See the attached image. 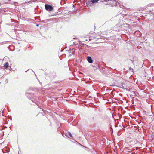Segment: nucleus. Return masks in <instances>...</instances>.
Here are the masks:
<instances>
[{"instance_id": "nucleus-1", "label": "nucleus", "mask_w": 154, "mask_h": 154, "mask_svg": "<svg viewBox=\"0 0 154 154\" xmlns=\"http://www.w3.org/2000/svg\"><path fill=\"white\" fill-rule=\"evenodd\" d=\"M105 1L106 2H108L109 1V3L110 4H112V5L115 6L117 5V2L116 0H105Z\"/></svg>"}, {"instance_id": "nucleus-2", "label": "nucleus", "mask_w": 154, "mask_h": 154, "mask_svg": "<svg viewBox=\"0 0 154 154\" xmlns=\"http://www.w3.org/2000/svg\"><path fill=\"white\" fill-rule=\"evenodd\" d=\"M45 9L48 11H51L53 10V7L49 5L45 4Z\"/></svg>"}, {"instance_id": "nucleus-3", "label": "nucleus", "mask_w": 154, "mask_h": 154, "mask_svg": "<svg viewBox=\"0 0 154 154\" xmlns=\"http://www.w3.org/2000/svg\"><path fill=\"white\" fill-rule=\"evenodd\" d=\"M87 60L88 62L91 63L93 62V60L91 57L88 56L87 57Z\"/></svg>"}, {"instance_id": "nucleus-4", "label": "nucleus", "mask_w": 154, "mask_h": 154, "mask_svg": "<svg viewBox=\"0 0 154 154\" xmlns=\"http://www.w3.org/2000/svg\"><path fill=\"white\" fill-rule=\"evenodd\" d=\"M8 66L9 64L7 62L6 63L4 64V67L5 68H8Z\"/></svg>"}, {"instance_id": "nucleus-5", "label": "nucleus", "mask_w": 154, "mask_h": 154, "mask_svg": "<svg viewBox=\"0 0 154 154\" xmlns=\"http://www.w3.org/2000/svg\"><path fill=\"white\" fill-rule=\"evenodd\" d=\"M121 86H122V88L123 89H126L127 87V86L124 83H122Z\"/></svg>"}, {"instance_id": "nucleus-6", "label": "nucleus", "mask_w": 154, "mask_h": 154, "mask_svg": "<svg viewBox=\"0 0 154 154\" xmlns=\"http://www.w3.org/2000/svg\"><path fill=\"white\" fill-rule=\"evenodd\" d=\"M99 0H91V2L92 3L97 2Z\"/></svg>"}, {"instance_id": "nucleus-7", "label": "nucleus", "mask_w": 154, "mask_h": 154, "mask_svg": "<svg viewBox=\"0 0 154 154\" xmlns=\"http://www.w3.org/2000/svg\"><path fill=\"white\" fill-rule=\"evenodd\" d=\"M129 71H131V72H133V69L131 67H130L129 68Z\"/></svg>"}, {"instance_id": "nucleus-8", "label": "nucleus", "mask_w": 154, "mask_h": 154, "mask_svg": "<svg viewBox=\"0 0 154 154\" xmlns=\"http://www.w3.org/2000/svg\"><path fill=\"white\" fill-rule=\"evenodd\" d=\"M68 134L71 137H72V135L71 134V133L70 132H68Z\"/></svg>"}, {"instance_id": "nucleus-9", "label": "nucleus", "mask_w": 154, "mask_h": 154, "mask_svg": "<svg viewBox=\"0 0 154 154\" xmlns=\"http://www.w3.org/2000/svg\"><path fill=\"white\" fill-rule=\"evenodd\" d=\"M78 43H76V42H74L73 43V45H75L77 44Z\"/></svg>"}, {"instance_id": "nucleus-10", "label": "nucleus", "mask_w": 154, "mask_h": 154, "mask_svg": "<svg viewBox=\"0 0 154 154\" xmlns=\"http://www.w3.org/2000/svg\"><path fill=\"white\" fill-rule=\"evenodd\" d=\"M60 98V100H61L63 99V97H61ZM59 100H60V99H59Z\"/></svg>"}, {"instance_id": "nucleus-11", "label": "nucleus", "mask_w": 154, "mask_h": 154, "mask_svg": "<svg viewBox=\"0 0 154 154\" xmlns=\"http://www.w3.org/2000/svg\"><path fill=\"white\" fill-rule=\"evenodd\" d=\"M136 32H139V33H140V32H139V31H136Z\"/></svg>"}, {"instance_id": "nucleus-12", "label": "nucleus", "mask_w": 154, "mask_h": 154, "mask_svg": "<svg viewBox=\"0 0 154 154\" xmlns=\"http://www.w3.org/2000/svg\"><path fill=\"white\" fill-rule=\"evenodd\" d=\"M39 26V25H37L36 26Z\"/></svg>"}, {"instance_id": "nucleus-13", "label": "nucleus", "mask_w": 154, "mask_h": 154, "mask_svg": "<svg viewBox=\"0 0 154 154\" xmlns=\"http://www.w3.org/2000/svg\"><path fill=\"white\" fill-rule=\"evenodd\" d=\"M132 63H134V61H132Z\"/></svg>"}, {"instance_id": "nucleus-14", "label": "nucleus", "mask_w": 154, "mask_h": 154, "mask_svg": "<svg viewBox=\"0 0 154 154\" xmlns=\"http://www.w3.org/2000/svg\"><path fill=\"white\" fill-rule=\"evenodd\" d=\"M60 126H61V125H62V124L61 123L60 124Z\"/></svg>"}]
</instances>
